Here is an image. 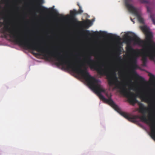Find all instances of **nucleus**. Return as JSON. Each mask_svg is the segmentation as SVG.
<instances>
[{
    "mask_svg": "<svg viewBox=\"0 0 155 155\" xmlns=\"http://www.w3.org/2000/svg\"><path fill=\"white\" fill-rule=\"evenodd\" d=\"M130 19H131V20L134 23V21L132 20V18H130Z\"/></svg>",
    "mask_w": 155,
    "mask_h": 155,
    "instance_id": "18",
    "label": "nucleus"
},
{
    "mask_svg": "<svg viewBox=\"0 0 155 155\" xmlns=\"http://www.w3.org/2000/svg\"><path fill=\"white\" fill-rule=\"evenodd\" d=\"M141 28L145 34V41L141 40L134 34L132 40L135 44L143 46L144 48L142 53V60L143 65L145 66L147 62V57L151 59L155 58V42L152 40V33L148 31L147 27L143 26Z\"/></svg>",
    "mask_w": 155,
    "mask_h": 155,
    "instance_id": "3",
    "label": "nucleus"
},
{
    "mask_svg": "<svg viewBox=\"0 0 155 155\" xmlns=\"http://www.w3.org/2000/svg\"><path fill=\"white\" fill-rule=\"evenodd\" d=\"M150 18L152 20V21H153V24L155 25V20L153 17L151 15H150Z\"/></svg>",
    "mask_w": 155,
    "mask_h": 155,
    "instance_id": "14",
    "label": "nucleus"
},
{
    "mask_svg": "<svg viewBox=\"0 0 155 155\" xmlns=\"http://www.w3.org/2000/svg\"><path fill=\"white\" fill-rule=\"evenodd\" d=\"M6 0H2V1H3V2H5Z\"/></svg>",
    "mask_w": 155,
    "mask_h": 155,
    "instance_id": "20",
    "label": "nucleus"
},
{
    "mask_svg": "<svg viewBox=\"0 0 155 155\" xmlns=\"http://www.w3.org/2000/svg\"><path fill=\"white\" fill-rule=\"evenodd\" d=\"M118 57H119V58H120V57H119V56H118Z\"/></svg>",
    "mask_w": 155,
    "mask_h": 155,
    "instance_id": "24",
    "label": "nucleus"
},
{
    "mask_svg": "<svg viewBox=\"0 0 155 155\" xmlns=\"http://www.w3.org/2000/svg\"><path fill=\"white\" fill-rule=\"evenodd\" d=\"M119 74H120V72L119 71Z\"/></svg>",
    "mask_w": 155,
    "mask_h": 155,
    "instance_id": "23",
    "label": "nucleus"
},
{
    "mask_svg": "<svg viewBox=\"0 0 155 155\" xmlns=\"http://www.w3.org/2000/svg\"><path fill=\"white\" fill-rule=\"evenodd\" d=\"M140 2L142 3H147L148 1L146 0H140Z\"/></svg>",
    "mask_w": 155,
    "mask_h": 155,
    "instance_id": "15",
    "label": "nucleus"
},
{
    "mask_svg": "<svg viewBox=\"0 0 155 155\" xmlns=\"http://www.w3.org/2000/svg\"><path fill=\"white\" fill-rule=\"evenodd\" d=\"M127 50L128 52L131 53L130 55V60L132 64V68L134 75L136 76L137 79L141 81H143L144 80V78L138 75L134 71L135 69L139 68L137 63V58L141 54L140 50L137 49H134L129 46L128 47Z\"/></svg>",
    "mask_w": 155,
    "mask_h": 155,
    "instance_id": "4",
    "label": "nucleus"
},
{
    "mask_svg": "<svg viewBox=\"0 0 155 155\" xmlns=\"http://www.w3.org/2000/svg\"><path fill=\"white\" fill-rule=\"evenodd\" d=\"M125 39L126 41L127 42H130V39L129 38H130V37L129 35L127 33L125 34Z\"/></svg>",
    "mask_w": 155,
    "mask_h": 155,
    "instance_id": "11",
    "label": "nucleus"
},
{
    "mask_svg": "<svg viewBox=\"0 0 155 155\" xmlns=\"http://www.w3.org/2000/svg\"><path fill=\"white\" fill-rule=\"evenodd\" d=\"M87 64L90 68L96 70L101 75H105L109 84L110 86L115 85L116 87L120 90V92L124 96L127 97L131 103L135 104L137 103L138 101L136 97H138L142 101L149 104V97L143 94L140 91H138V88H134L133 86H130L129 89H127L126 88L127 84L120 82L115 71L111 74L109 73L106 66H105L104 69H102L96 61L91 59V55L90 54L87 55Z\"/></svg>",
    "mask_w": 155,
    "mask_h": 155,
    "instance_id": "2",
    "label": "nucleus"
},
{
    "mask_svg": "<svg viewBox=\"0 0 155 155\" xmlns=\"http://www.w3.org/2000/svg\"><path fill=\"white\" fill-rule=\"evenodd\" d=\"M93 54L94 56H96V55H94V54Z\"/></svg>",
    "mask_w": 155,
    "mask_h": 155,
    "instance_id": "22",
    "label": "nucleus"
},
{
    "mask_svg": "<svg viewBox=\"0 0 155 155\" xmlns=\"http://www.w3.org/2000/svg\"><path fill=\"white\" fill-rule=\"evenodd\" d=\"M84 32L87 36H96L98 33V32H97V33L94 32L93 34H91L90 33L89 31L87 30H85L84 31Z\"/></svg>",
    "mask_w": 155,
    "mask_h": 155,
    "instance_id": "8",
    "label": "nucleus"
},
{
    "mask_svg": "<svg viewBox=\"0 0 155 155\" xmlns=\"http://www.w3.org/2000/svg\"><path fill=\"white\" fill-rule=\"evenodd\" d=\"M109 37L110 38H112L116 40H120V37L115 35L110 34Z\"/></svg>",
    "mask_w": 155,
    "mask_h": 155,
    "instance_id": "9",
    "label": "nucleus"
},
{
    "mask_svg": "<svg viewBox=\"0 0 155 155\" xmlns=\"http://www.w3.org/2000/svg\"><path fill=\"white\" fill-rule=\"evenodd\" d=\"M78 24L79 25H82L84 27L86 28H88L91 25V22L90 20H88L86 21H84L83 24L81 22L78 21Z\"/></svg>",
    "mask_w": 155,
    "mask_h": 155,
    "instance_id": "6",
    "label": "nucleus"
},
{
    "mask_svg": "<svg viewBox=\"0 0 155 155\" xmlns=\"http://www.w3.org/2000/svg\"><path fill=\"white\" fill-rule=\"evenodd\" d=\"M70 15L72 17L76 15L77 14V11L75 10L74 9L73 11H70Z\"/></svg>",
    "mask_w": 155,
    "mask_h": 155,
    "instance_id": "10",
    "label": "nucleus"
},
{
    "mask_svg": "<svg viewBox=\"0 0 155 155\" xmlns=\"http://www.w3.org/2000/svg\"><path fill=\"white\" fill-rule=\"evenodd\" d=\"M126 1V0L125 5L128 10L137 17L138 21L140 23H144L143 18L141 17L137 9L132 5L129 4Z\"/></svg>",
    "mask_w": 155,
    "mask_h": 155,
    "instance_id": "5",
    "label": "nucleus"
},
{
    "mask_svg": "<svg viewBox=\"0 0 155 155\" xmlns=\"http://www.w3.org/2000/svg\"><path fill=\"white\" fill-rule=\"evenodd\" d=\"M102 35H103L105 36H106L107 35V34L105 31L102 32Z\"/></svg>",
    "mask_w": 155,
    "mask_h": 155,
    "instance_id": "16",
    "label": "nucleus"
},
{
    "mask_svg": "<svg viewBox=\"0 0 155 155\" xmlns=\"http://www.w3.org/2000/svg\"><path fill=\"white\" fill-rule=\"evenodd\" d=\"M101 65H102V67H104V66L105 65H104V64L103 63V64H102Z\"/></svg>",
    "mask_w": 155,
    "mask_h": 155,
    "instance_id": "17",
    "label": "nucleus"
},
{
    "mask_svg": "<svg viewBox=\"0 0 155 155\" xmlns=\"http://www.w3.org/2000/svg\"><path fill=\"white\" fill-rule=\"evenodd\" d=\"M6 36H7V35H5V37H6Z\"/></svg>",
    "mask_w": 155,
    "mask_h": 155,
    "instance_id": "21",
    "label": "nucleus"
},
{
    "mask_svg": "<svg viewBox=\"0 0 155 155\" xmlns=\"http://www.w3.org/2000/svg\"><path fill=\"white\" fill-rule=\"evenodd\" d=\"M39 9L43 12H49L48 11L52 12L54 10L53 8H50L49 9L41 5L39 6Z\"/></svg>",
    "mask_w": 155,
    "mask_h": 155,
    "instance_id": "7",
    "label": "nucleus"
},
{
    "mask_svg": "<svg viewBox=\"0 0 155 155\" xmlns=\"http://www.w3.org/2000/svg\"><path fill=\"white\" fill-rule=\"evenodd\" d=\"M149 75L150 77V79L153 81L155 82V76L151 73H149Z\"/></svg>",
    "mask_w": 155,
    "mask_h": 155,
    "instance_id": "12",
    "label": "nucleus"
},
{
    "mask_svg": "<svg viewBox=\"0 0 155 155\" xmlns=\"http://www.w3.org/2000/svg\"><path fill=\"white\" fill-rule=\"evenodd\" d=\"M77 5L79 6V9L77 11L78 14H81L83 12V11L81 9V7L80 5L79 4H78Z\"/></svg>",
    "mask_w": 155,
    "mask_h": 155,
    "instance_id": "13",
    "label": "nucleus"
},
{
    "mask_svg": "<svg viewBox=\"0 0 155 155\" xmlns=\"http://www.w3.org/2000/svg\"><path fill=\"white\" fill-rule=\"evenodd\" d=\"M147 10L148 11H149V8L148 7H147Z\"/></svg>",
    "mask_w": 155,
    "mask_h": 155,
    "instance_id": "19",
    "label": "nucleus"
},
{
    "mask_svg": "<svg viewBox=\"0 0 155 155\" xmlns=\"http://www.w3.org/2000/svg\"><path fill=\"white\" fill-rule=\"evenodd\" d=\"M75 72L80 74L82 76L90 87L97 94L101 99L109 104L121 115L128 120L132 122L135 121L136 119H140L142 121L149 125L151 129L150 136L152 138L155 139V124L151 119L149 118L147 119V118L145 114L146 112L147 109L142 104H141V105L140 106V111L143 114V115L142 116L135 115L131 117L128 114L122 112L110 97L107 99L101 94V93H105L106 90L99 83V80L91 76L89 74L86 67H84L83 69H82L80 66L76 64L75 63Z\"/></svg>",
    "mask_w": 155,
    "mask_h": 155,
    "instance_id": "1",
    "label": "nucleus"
}]
</instances>
